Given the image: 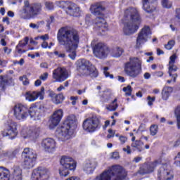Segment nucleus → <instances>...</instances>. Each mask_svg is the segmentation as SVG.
Masks as SVG:
<instances>
[{"label":"nucleus","instance_id":"obj_64","mask_svg":"<svg viewBox=\"0 0 180 180\" xmlns=\"http://www.w3.org/2000/svg\"><path fill=\"white\" fill-rule=\"evenodd\" d=\"M41 68H49V65L46 63H42L40 64Z\"/></svg>","mask_w":180,"mask_h":180},{"label":"nucleus","instance_id":"obj_23","mask_svg":"<svg viewBox=\"0 0 180 180\" xmlns=\"http://www.w3.org/2000/svg\"><path fill=\"white\" fill-rule=\"evenodd\" d=\"M63 113L64 112H63L62 109H58L53 112L50 119V129H54V127L58 126V124L60 123V122H61V119H63Z\"/></svg>","mask_w":180,"mask_h":180},{"label":"nucleus","instance_id":"obj_3","mask_svg":"<svg viewBox=\"0 0 180 180\" xmlns=\"http://www.w3.org/2000/svg\"><path fill=\"white\" fill-rule=\"evenodd\" d=\"M127 172L120 165H114L98 175L94 180H123Z\"/></svg>","mask_w":180,"mask_h":180},{"label":"nucleus","instance_id":"obj_34","mask_svg":"<svg viewBox=\"0 0 180 180\" xmlns=\"http://www.w3.org/2000/svg\"><path fill=\"white\" fill-rule=\"evenodd\" d=\"M64 99V95H63V93H60L55 96V98H53L52 102H53V103H55L56 105H60V103H63Z\"/></svg>","mask_w":180,"mask_h":180},{"label":"nucleus","instance_id":"obj_32","mask_svg":"<svg viewBox=\"0 0 180 180\" xmlns=\"http://www.w3.org/2000/svg\"><path fill=\"white\" fill-rule=\"evenodd\" d=\"M11 172L6 167L0 166V180H9Z\"/></svg>","mask_w":180,"mask_h":180},{"label":"nucleus","instance_id":"obj_40","mask_svg":"<svg viewBox=\"0 0 180 180\" xmlns=\"http://www.w3.org/2000/svg\"><path fill=\"white\" fill-rule=\"evenodd\" d=\"M150 136H155L158 133V125L153 124L150 127Z\"/></svg>","mask_w":180,"mask_h":180},{"label":"nucleus","instance_id":"obj_42","mask_svg":"<svg viewBox=\"0 0 180 180\" xmlns=\"http://www.w3.org/2000/svg\"><path fill=\"white\" fill-rule=\"evenodd\" d=\"M162 6L167 9H169V8L172 6V3L169 1V0H162Z\"/></svg>","mask_w":180,"mask_h":180},{"label":"nucleus","instance_id":"obj_39","mask_svg":"<svg viewBox=\"0 0 180 180\" xmlns=\"http://www.w3.org/2000/svg\"><path fill=\"white\" fill-rule=\"evenodd\" d=\"M116 102H117V99L115 98L112 103H110V105L106 108V109L110 112L116 110V109H117V103Z\"/></svg>","mask_w":180,"mask_h":180},{"label":"nucleus","instance_id":"obj_62","mask_svg":"<svg viewBox=\"0 0 180 180\" xmlns=\"http://www.w3.org/2000/svg\"><path fill=\"white\" fill-rule=\"evenodd\" d=\"M109 124H110V121L106 120V121L105 122V124H104L103 127V129L104 130H106V127H108V126H109Z\"/></svg>","mask_w":180,"mask_h":180},{"label":"nucleus","instance_id":"obj_55","mask_svg":"<svg viewBox=\"0 0 180 180\" xmlns=\"http://www.w3.org/2000/svg\"><path fill=\"white\" fill-rule=\"evenodd\" d=\"M49 95L50 98H51V99L53 101V99H54L56 98L57 94H56V93H54V91H49Z\"/></svg>","mask_w":180,"mask_h":180},{"label":"nucleus","instance_id":"obj_49","mask_svg":"<svg viewBox=\"0 0 180 180\" xmlns=\"http://www.w3.org/2000/svg\"><path fill=\"white\" fill-rule=\"evenodd\" d=\"M148 104L149 106H153V103L155 101V97L148 96Z\"/></svg>","mask_w":180,"mask_h":180},{"label":"nucleus","instance_id":"obj_7","mask_svg":"<svg viewBox=\"0 0 180 180\" xmlns=\"http://www.w3.org/2000/svg\"><path fill=\"white\" fill-rule=\"evenodd\" d=\"M77 70L80 75L83 77H91V78H96L98 77V70L89 60L81 59L78 60Z\"/></svg>","mask_w":180,"mask_h":180},{"label":"nucleus","instance_id":"obj_37","mask_svg":"<svg viewBox=\"0 0 180 180\" xmlns=\"http://www.w3.org/2000/svg\"><path fill=\"white\" fill-rule=\"evenodd\" d=\"M45 94L46 93L44 91V86L41 87V89L39 91H35L37 99L39 98L40 101H43V99H44Z\"/></svg>","mask_w":180,"mask_h":180},{"label":"nucleus","instance_id":"obj_48","mask_svg":"<svg viewBox=\"0 0 180 180\" xmlns=\"http://www.w3.org/2000/svg\"><path fill=\"white\" fill-rule=\"evenodd\" d=\"M47 78H49V73L47 72H44L39 77V79H41V81H46Z\"/></svg>","mask_w":180,"mask_h":180},{"label":"nucleus","instance_id":"obj_14","mask_svg":"<svg viewBox=\"0 0 180 180\" xmlns=\"http://www.w3.org/2000/svg\"><path fill=\"white\" fill-rule=\"evenodd\" d=\"M13 115L17 120H24L30 115V109L25 105L17 104L13 108Z\"/></svg>","mask_w":180,"mask_h":180},{"label":"nucleus","instance_id":"obj_57","mask_svg":"<svg viewBox=\"0 0 180 180\" xmlns=\"http://www.w3.org/2000/svg\"><path fill=\"white\" fill-rule=\"evenodd\" d=\"M39 39H41V40H44V41H46V40H49V34H44V35H41V37H39Z\"/></svg>","mask_w":180,"mask_h":180},{"label":"nucleus","instance_id":"obj_25","mask_svg":"<svg viewBox=\"0 0 180 180\" xmlns=\"http://www.w3.org/2000/svg\"><path fill=\"white\" fill-rule=\"evenodd\" d=\"M44 112V104L43 103H36L30 108V116L31 117H39L40 113Z\"/></svg>","mask_w":180,"mask_h":180},{"label":"nucleus","instance_id":"obj_45","mask_svg":"<svg viewBox=\"0 0 180 180\" xmlns=\"http://www.w3.org/2000/svg\"><path fill=\"white\" fill-rule=\"evenodd\" d=\"M45 8L48 11H53V9H54V4H53V2L46 1L45 2Z\"/></svg>","mask_w":180,"mask_h":180},{"label":"nucleus","instance_id":"obj_56","mask_svg":"<svg viewBox=\"0 0 180 180\" xmlns=\"http://www.w3.org/2000/svg\"><path fill=\"white\" fill-rule=\"evenodd\" d=\"M112 158H113L114 160H117L119 158V153L113 152L112 155Z\"/></svg>","mask_w":180,"mask_h":180},{"label":"nucleus","instance_id":"obj_52","mask_svg":"<svg viewBox=\"0 0 180 180\" xmlns=\"http://www.w3.org/2000/svg\"><path fill=\"white\" fill-rule=\"evenodd\" d=\"M54 22V17L53 16H51L50 17V20H48L46 27L48 29H50V25H51V23H53Z\"/></svg>","mask_w":180,"mask_h":180},{"label":"nucleus","instance_id":"obj_17","mask_svg":"<svg viewBox=\"0 0 180 180\" xmlns=\"http://www.w3.org/2000/svg\"><path fill=\"white\" fill-rule=\"evenodd\" d=\"M70 73L65 68H58L53 71V78L56 79V82H64L68 79Z\"/></svg>","mask_w":180,"mask_h":180},{"label":"nucleus","instance_id":"obj_53","mask_svg":"<svg viewBox=\"0 0 180 180\" xmlns=\"http://www.w3.org/2000/svg\"><path fill=\"white\" fill-rule=\"evenodd\" d=\"M175 12H176L175 17H176L177 19H179V20H180V8H176Z\"/></svg>","mask_w":180,"mask_h":180},{"label":"nucleus","instance_id":"obj_43","mask_svg":"<svg viewBox=\"0 0 180 180\" xmlns=\"http://www.w3.org/2000/svg\"><path fill=\"white\" fill-rule=\"evenodd\" d=\"M174 46H175V41L170 40L168 41L167 44L165 45V49H167V50H172Z\"/></svg>","mask_w":180,"mask_h":180},{"label":"nucleus","instance_id":"obj_30","mask_svg":"<svg viewBox=\"0 0 180 180\" xmlns=\"http://www.w3.org/2000/svg\"><path fill=\"white\" fill-rule=\"evenodd\" d=\"M173 91L174 88L171 86H165L162 90V99H163V101H167Z\"/></svg>","mask_w":180,"mask_h":180},{"label":"nucleus","instance_id":"obj_36","mask_svg":"<svg viewBox=\"0 0 180 180\" xmlns=\"http://www.w3.org/2000/svg\"><path fill=\"white\" fill-rule=\"evenodd\" d=\"M123 54V49L117 47L112 51V57H120Z\"/></svg>","mask_w":180,"mask_h":180},{"label":"nucleus","instance_id":"obj_61","mask_svg":"<svg viewBox=\"0 0 180 180\" xmlns=\"http://www.w3.org/2000/svg\"><path fill=\"white\" fill-rule=\"evenodd\" d=\"M40 85H41V80L40 79H37L34 82V86H40Z\"/></svg>","mask_w":180,"mask_h":180},{"label":"nucleus","instance_id":"obj_13","mask_svg":"<svg viewBox=\"0 0 180 180\" xmlns=\"http://www.w3.org/2000/svg\"><path fill=\"white\" fill-rule=\"evenodd\" d=\"M93 53L97 58H106L108 57V47L103 43H97L95 40L91 41Z\"/></svg>","mask_w":180,"mask_h":180},{"label":"nucleus","instance_id":"obj_1","mask_svg":"<svg viewBox=\"0 0 180 180\" xmlns=\"http://www.w3.org/2000/svg\"><path fill=\"white\" fill-rule=\"evenodd\" d=\"M57 40L60 46L65 47L66 52L69 53L68 57L71 60H75L77 49H78V44H79V35L78 32L63 27L58 30Z\"/></svg>","mask_w":180,"mask_h":180},{"label":"nucleus","instance_id":"obj_47","mask_svg":"<svg viewBox=\"0 0 180 180\" xmlns=\"http://www.w3.org/2000/svg\"><path fill=\"white\" fill-rule=\"evenodd\" d=\"M178 158L179 160H176L174 164L176 167H180V152L178 153L177 155L174 158V160H178Z\"/></svg>","mask_w":180,"mask_h":180},{"label":"nucleus","instance_id":"obj_15","mask_svg":"<svg viewBox=\"0 0 180 180\" xmlns=\"http://www.w3.org/2000/svg\"><path fill=\"white\" fill-rule=\"evenodd\" d=\"M3 137H8L11 140H13L18 136V123L10 121L6 125V129L1 131Z\"/></svg>","mask_w":180,"mask_h":180},{"label":"nucleus","instance_id":"obj_20","mask_svg":"<svg viewBox=\"0 0 180 180\" xmlns=\"http://www.w3.org/2000/svg\"><path fill=\"white\" fill-rule=\"evenodd\" d=\"M21 134L24 136V139H31L36 140L40 134V128L39 127H33L31 129H23Z\"/></svg>","mask_w":180,"mask_h":180},{"label":"nucleus","instance_id":"obj_21","mask_svg":"<svg viewBox=\"0 0 180 180\" xmlns=\"http://www.w3.org/2000/svg\"><path fill=\"white\" fill-rule=\"evenodd\" d=\"M169 71L168 73L169 75V77H172L173 78L174 82H176V77H178V75H176V71L178 70V68L175 65V60H176V54H173L169 58Z\"/></svg>","mask_w":180,"mask_h":180},{"label":"nucleus","instance_id":"obj_12","mask_svg":"<svg viewBox=\"0 0 180 180\" xmlns=\"http://www.w3.org/2000/svg\"><path fill=\"white\" fill-rule=\"evenodd\" d=\"M148 39H151V29H150V27L148 26H145L138 34L136 48L140 49L142 44H144V43H147V41H148Z\"/></svg>","mask_w":180,"mask_h":180},{"label":"nucleus","instance_id":"obj_38","mask_svg":"<svg viewBox=\"0 0 180 180\" xmlns=\"http://www.w3.org/2000/svg\"><path fill=\"white\" fill-rule=\"evenodd\" d=\"M174 115L176 117L177 120V127L178 129H180V105H178L175 110H174Z\"/></svg>","mask_w":180,"mask_h":180},{"label":"nucleus","instance_id":"obj_31","mask_svg":"<svg viewBox=\"0 0 180 180\" xmlns=\"http://www.w3.org/2000/svg\"><path fill=\"white\" fill-rule=\"evenodd\" d=\"M12 175L13 180H22V169H20V167L14 166Z\"/></svg>","mask_w":180,"mask_h":180},{"label":"nucleus","instance_id":"obj_46","mask_svg":"<svg viewBox=\"0 0 180 180\" xmlns=\"http://www.w3.org/2000/svg\"><path fill=\"white\" fill-rule=\"evenodd\" d=\"M104 75H105V77H106V78H108V77H110V78L112 79H113V75H110L108 72V70H109V68L108 67H105L104 68Z\"/></svg>","mask_w":180,"mask_h":180},{"label":"nucleus","instance_id":"obj_19","mask_svg":"<svg viewBox=\"0 0 180 180\" xmlns=\"http://www.w3.org/2000/svg\"><path fill=\"white\" fill-rule=\"evenodd\" d=\"M160 164H161V160H155L154 162L144 163L142 167H141L139 174H140V175L151 174Z\"/></svg>","mask_w":180,"mask_h":180},{"label":"nucleus","instance_id":"obj_29","mask_svg":"<svg viewBox=\"0 0 180 180\" xmlns=\"http://www.w3.org/2000/svg\"><path fill=\"white\" fill-rule=\"evenodd\" d=\"M27 43H29L28 37H25L23 40L19 41L18 44L15 47L18 54H23V53H26V50H22V49L25 47Z\"/></svg>","mask_w":180,"mask_h":180},{"label":"nucleus","instance_id":"obj_59","mask_svg":"<svg viewBox=\"0 0 180 180\" xmlns=\"http://www.w3.org/2000/svg\"><path fill=\"white\" fill-rule=\"evenodd\" d=\"M4 23H6V25H10L11 22L9 21V18L8 17H4L2 20Z\"/></svg>","mask_w":180,"mask_h":180},{"label":"nucleus","instance_id":"obj_11","mask_svg":"<svg viewBox=\"0 0 180 180\" xmlns=\"http://www.w3.org/2000/svg\"><path fill=\"white\" fill-rule=\"evenodd\" d=\"M22 157L24 158V167L27 169L33 168L37 158V154L33 149L26 148L22 153Z\"/></svg>","mask_w":180,"mask_h":180},{"label":"nucleus","instance_id":"obj_54","mask_svg":"<svg viewBox=\"0 0 180 180\" xmlns=\"http://www.w3.org/2000/svg\"><path fill=\"white\" fill-rule=\"evenodd\" d=\"M123 151H124L125 153H127V154H131V150L130 148V146H127V148H124Z\"/></svg>","mask_w":180,"mask_h":180},{"label":"nucleus","instance_id":"obj_2","mask_svg":"<svg viewBox=\"0 0 180 180\" xmlns=\"http://www.w3.org/2000/svg\"><path fill=\"white\" fill-rule=\"evenodd\" d=\"M122 23L124 25L123 32L125 36L134 34L139 30L140 23H141V15L139 10L134 7L125 9Z\"/></svg>","mask_w":180,"mask_h":180},{"label":"nucleus","instance_id":"obj_5","mask_svg":"<svg viewBox=\"0 0 180 180\" xmlns=\"http://www.w3.org/2000/svg\"><path fill=\"white\" fill-rule=\"evenodd\" d=\"M77 127V119L75 115H70L64 121L63 124L56 130L59 139L61 140H68L71 137V129L74 130Z\"/></svg>","mask_w":180,"mask_h":180},{"label":"nucleus","instance_id":"obj_60","mask_svg":"<svg viewBox=\"0 0 180 180\" xmlns=\"http://www.w3.org/2000/svg\"><path fill=\"white\" fill-rule=\"evenodd\" d=\"M4 53H6V54H9L10 53H12V49L8 48V47H4Z\"/></svg>","mask_w":180,"mask_h":180},{"label":"nucleus","instance_id":"obj_22","mask_svg":"<svg viewBox=\"0 0 180 180\" xmlns=\"http://www.w3.org/2000/svg\"><path fill=\"white\" fill-rule=\"evenodd\" d=\"M41 147L46 153H54L57 148V143L54 139L46 138L42 141Z\"/></svg>","mask_w":180,"mask_h":180},{"label":"nucleus","instance_id":"obj_63","mask_svg":"<svg viewBox=\"0 0 180 180\" xmlns=\"http://www.w3.org/2000/svg\"><path fill=\"white\" fill-rule=\"evenodd\" d=\"M41 47H42V49H47V47H49V44L47 42H46L45 41H44L41 44Z\"/></svg>","mask_w":180,"mask_h":180},{"label":"nucleus","instance_id":"obj_28","mask_svg":"<svg viewBox=\"0 0 180 180\" xmlns=\"http://www.w3.org/2000/svg\"><path fill=\"white\" fill-rule=\"evenodd\" d=\"M157 0H142L143 8L147 13H153L155 11V7L151 6Z\"/></svg>","mask_w":180,"mask_h":180},{"label":"nucleus","instance_id":"obj_16","mask_svg":"<svg viewBox=\"0 0 180 180\" xmlns=\"http://www.w3.org/2000/svg\"><path fill=\"white\" fill-rule=\"evenodd\" d=\"M49 178H50V170L41 167L34 169L31 176V180H47Z\"/></svg>","mask_w":180,"mask_h":180},{"label":"nucleus","instance_id":"obj_58","mask_svg":"<svg viewBox=\"0 0 180 180\" xmlns=\"http://www.w3.org/2000/svg\"><path fill=\"white\" fill-rule=\"evenodd\" d=\"M142 160H143L142 157H136L134 158L133 162L138 163V162H140V161H141Z\"/></svg>","mask_w":180,"mask_h":180},{"label":"nucleus","instance_id":"obj_10","mask_svg":"<svg viewBox=\"0 0 180 180\" xmlns=\"http://www.w3.org/2000/svg\"><path fill=\"white\" fill-rule=\"evenodd\" d=\"M82 128L86 133H94L101 129V118L96 115L86 118L83 121Z\"/></svg>","mask_w":180,"mask_h":180},{"label":"nucleus","instance_id":"obj_8","mask_svg":"<svg viewBox=\"0 0 180 180\" xmlns=\"http://www.w3.org/2000/svg\"><path fill=\"white\" fill-rule=\"evenodd\" d=\"M41 13V4H32L29 3V1H24V7L22 9V13H24L26 19H30L32 18H36Z\"/></svg>","mask_w":180,"mask_h":180},{"label":"nucleus","instance_id":"obj_41","mask_svg":"<svg viewBox=\"0 0 180 180\" xmlns=\"http://www.w3.org/2000/svg\"><path fill=\"white\" fill-rule=\"evenodd\" d=\"M122 91L125 92L126 96H131V92L133 91V89H131V86L128 85L127 87H124Z\"/></svg>","mask_w":180,"mask_h":180},{"label":"nucleus","instance_id":"obj_33","mask_svg":"<svg viewBox=\"0 0 180 180\" xmlns=\"http://www.w3.org/2000/svg\"><path fill=\"white\" fill-rule=\"evenodd\" d=\"M143 146H144V143L140 140L135 141V142L132 143L131 145L132 148H136L139 153L143 151Z\"/></svg>","mask_w":180,"mask_h":180},{"label":"nucleus","instance_id":"obj_26","mask_svg":"<svg viewBox=\"0 0 180 180\" xmlns=\"http://www.w3.org/2000/svg\"><path fill=\"white\" fill-rule=\"evenodd\" d=\"M96 167H98V162L96 160L94 159L86 160L83 165V171L86 174H94Z\"/></svg>","mask_w":180,"mask_h":180},{"label":"nucleus","instance_id":"obj_44","mask_svg":"<svg viewBox=\"0 0 180 180\" xmlns=\"http://www.w3.org/2000/svg\"><path fill=\"white\" fill-rule=\"evenodd\" d=\"M20 81H22L23 85H29V79L26 75H23L19 77Z\"/></svg>","mask_w":180,"mask_h":180},{"label":"nucleus","instance_id":"obj_24","mask_svg":"<svg viewBox=\"0 0 180 180\" xmlns=\"http://www.w3.org/2000/svg\"><path fill=\"white\" fill-rule=\"evenodd\" d=\"M63 4L66 6L65 12L68 15H70V16H77V15H78L79 7H78L77 4L71 1H63Z\"/></svg>","mask_w":180,"mask_h":180},{"label":"nucleus","instance_id":"obj_4","mask_svg":"<svg viewBox=\"0 0 180 180\" xmlns=\"http://www.w3.org/2000/svg\"><path fill=\"white\" fill-rule=\"evenodd\" d=\"M105 11L106 8L101 3H96L91 6V13L96 16L94 23L100 32H106L108 27V22L105 20Z\"/></svg>","mask_w":180,"mask_h":180},{"label":"nucleus","instance_id":"obj_18","mask_svg":"<svg viewBox=\"0 0 180 180\" xmlns=\"http://www.w3.org/2000/svg\"><path fill=\"white\" fill-rule=\"evenodd\" d=\"M168 165H163L158 171V180H173L174 174Z\"/></svg>","mask_w":180,"mask_h":180},{"label":"nucleus","instance_id":"obj_50","mask_svg":"<svg viewBox=\"0 0 180 180\" xmlns=\"http://www.w3.org/2000/svg\"><path fill=\"white\" fill-rule=\"evenodd\" d=\"M119 140H120L121 144H124V143H126V141H127V137H126L124 136H120Z\"/></svg>","mask_w":180,"mask_h":180},{"label":"nucleus","instance_id":"obj_51","mask_svg":"<svg viewBox=\"0 0 180 180\" xmlns=\"http://www.w3.org/2000/svg\"><path fill=\"white\" fill-rule=\"evenodd\" d=\"M30 27H31V29H39L40 27V23L39 22L37 24L30 23Z\"/></svg>","mask_w":180,"mask_h":180},{"label":"nucleus","instance_id":"obj_9","mask_svg":"<svg viewBox=\"0 0 180 180\" xmlns=\"http://www.w3.org/2000/svg\"><path fill=\"white\" fill-rule=\"evenodd\" d=\"M62 167L59 169L60 176H67L70 174L69 171H75L77 168V162L73 158L68 156H63L60 159Z\"/></svg>","mask_w":180,"mask_h":180},{"label":"nucleus","instance_id":"obj_6","mask_svg":"<svg viewBox=\"0 0 180 180\" xmlns=\"http://www.w3.org/2000/svg\"><path fill=\"white\" fill-rule=\"evenodd\" d=\"M124 71L127 75L136 78L141 73V60L139 58L132 57L124 63Z\"/></svg>","mask_w":180,"mask_h":180},{"label":"nucleus","instance_id":"obj_35","mask_svg":"<svg viewBox=\"0 0 180 180\" xmlns=\"http://www.w3.org/2000/svg\"><path fill=\"white\" fill-rule=\"evenodd\" d=\"M25 98L28 102H34V101L37 99V97L36 96V91L27 93L25 94Z\"/></svg>","mask_w":180,"mask_h":180},{"label":"nucleus","instance_id":"obj_27","mask_svg":"<svg viewBox=\"0 0 180 180\" xmlns=\"http://www.w3.org/2000/svg\"><path fill=\"white\" fill-rule=\"evenodd\" d=\"M19 151H20V148H15V149L8 150H3L0 157L1 158H6L8 160H13V158H16V155L19 154Z\"/></svg>","mask_w":180,"mask_h":180}]
</instances>
